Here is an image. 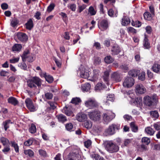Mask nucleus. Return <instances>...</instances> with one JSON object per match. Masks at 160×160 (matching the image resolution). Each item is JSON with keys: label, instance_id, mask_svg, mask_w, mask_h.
I'll use <instances>...</instances> for the list:
<instances>
[{"label": "nucleus", "instance_id": "a19ab883", "mask_svg": "<svg viewBox=\"0 0 160 160\" xmlns=\"http://www.w3.org/2000/svg\"><path fill=\"white\" fill-rule=\"evenodd\" d=\"M80 99L79 98H73L71 101V102L75 104H78L81 102Z\"/></svg>", "mask_w": 160, "mask_h": 160}, {"label": "nucleus", "instance_id": "c85d7f7f", "mask_svg": "<svg viewBox=\"0 0 160 160\" xmlns=\"http://www.w3.org/2000/svg\"><path fill=\"white\" fill-rule=\"evenodd\" d=\"M143 45L145 48L149 49L150 47V43L148 42V39L146 37L144 38Z\"/></svg>", "mask_w": 160, "mask_h": 160}, {"label": "nucleus", "instance_id": "7ed1b4c3", "mask_svg": "<svg viewBox=\"0 0 160 160\" xmlns=\"http://www.w3.org/2000/svg\"><path fill=\"white\" fill-rule=\"evenodd\" d=\"M120 129V125L119 124H112L110 125L106 130V135H112L115 133L116 132Z\"/></svg>", "mask_w": 160, "mask_h": 160}, {"label": "nucleus", "instance_id": "4468645a", "mask_svg": "<svg viewBox=\"0 0 160 160\" xmlns=\"http://www.w3.org/2000/svg\"><path fill=\"white\" fill-rule=\"evenodd\" d=\"M76 119L80 122H85L87 119V115L82 112L78 113L76 117Z\"/></svg>", "mask_w": 160, "mask_h": 160}, {"label": "nucleus", "instance_id": "0e129e2a", "mask_svg": "<svg viewBox=\"0 0 160 160\" xmlns=\"http://www.w3.org/2000/svg\"><path fill=\"white\" fill-rule=\"evenodd\" d=\"M10 150L9 147L8 145L5 146L3 149L2 150V151L5 153L7 154Z\"/></svg>", "mask_w": 160, "mask_h": 160}, {"label": "nucleus", "instance_id": "2eb2a0df", "mask_svg": "<svg viewBox=\"0 0 160 160\" xmlns=\"http://www.w3.org/2000/svg\"><path fill=\"white\" fill-rule=\"evenodd\" d=\"M17 36L18 39L21 42H26L28 39L27 35L25 33L19 32L17 33Z\"/></svg>", "mask_w": 160, "mask_h": 160}, {"label": "nucleus", "instance_id": "423d86ee", "mask_svg": "<svg viewBox=\"0 0 160 160\" xmlns=\"http://www.w3.org/2000/svg\"><path fill=\"white\" fill-rule=\"evenodd\" d=\"M85 104L86 107L90 109L97 108L99 105V103L95 99L92 98H89L86 101Z\"/></svg>", "mask_w": 160, "mask_h": 160}, {"label": "nucleus", "instance_id": "f03ea898", "mask_svg": "<svg viewBox=\"0 0 160 160\" xmlns=\"http://www.w3.org/2000/svg\"><path fill=\"white\" fill-rule=\"evenodd\" d=\"M27 82L28 86L31 88H36V85L39 87L42 84L41 79L37 77H33L29 79Z\"/></svg>", "mask_w": 160, "mask_h": 160}, {"label": "nucleus", "instance_id": "c756f323", "mask_svg": "<svg viewBox=\"0 0 160 160\" xmlns=\"http://www.w3.org/2000/svg\"><path fill=\"white\" fill-rule=\"evenodd\" d=\"M29 51L28 50H27L24 52L22 56V60L23 62L26 61V58L28 56H29Z\"/></svg>", "mask_w": 160, "mask_h": 160}, {"label": "nucleus", "instance_id": "20e7f679", "mask_svg": "<svg viewBox=\"0 0 160 160\" xmlns=\"http://www.w3.org/2000/svg\"><path fill=\"white\" fill-rule=\"evenodd\" d=\"M114 114L111 112L103 113L102 115V120L105 123H108L115 117Z\"/></svg>", "mask_w": 160, "mask_h": 160}, {"label": "nucleus", "instance_id": "a211bd4d", "mask_svg": "<svg viewBox=\"0 0 160 160\" xmlns=\"http://www.w3.org/2000/svg\"><path fill=\"white\" fill-rule=\"evenodd\" d=\"M26 28L28 30H31L33 27V21L30 18L25 24Z\"/></svg>", "mask_w": 160, "mask_h": 160}, {"label": "nucleus", "instance_id": "603ef678", "mask_svg": "<svg viewBox=\"0 0 160 160\" xmlns=\"http://www.w3.org/2000/svg\"><path fill=\"white\" fill-rule=\"evenodd\" d=\"M33 142V139L31 138L25 141L24 143V144L25 146H29L32 144Z\"/></svg>", "mask_w": 160, "mask_h": 160}, {"label": "nucleus", "instance_id": "9d476101", "mask_svg": "<svg viewBox=\"0 0 160 160\" xmlns=\"http://www.w3.org/2000/svg\"><path fill=\"white\" fill-rule=\"evenodd\" d=\"M111 79L116 82H119L122 80L120 74L118 72H114L111 75Z\"/></svg>", "mask_w": 160, "mask_h": 160}, {"label": "nucleus", "instance_id": "ddd939ff", "mask_svg": "<svg viewBox=\"0 0 160 160\" xmlns=\"http://www.w3.org/2000/svg\"><path fill=\"white\" fill-rule=\"evenodd\" d=\"M136 92L139 94L144 93L146 92V89L141 84H138L136 86Z\"/></svg>", "mask_w": 160, "mask_h": 160}, {"label": "nucleus", "instance_id": "6e6552de", "mask_svg": "<svg viewBox=\"0 0 160 160\" xmlns=\"http://www.w3.org/2000/svg\"><path fill=\"white\" fill-rule=\"evenodd\" d=\"M134 80L132 78L128 77L125 78L123 83L124 87L130 88L132 87L134 84Z\"/></svg>", "mask_w": 160, "mask_h": 160}, {"label": "nucleus", "instance_id": "338daca9", "mask_svg": "<svg viewBox=\"0 0 160 160\" xmlns=\"http://www.w3.org/2000/svg\"><path fill=\"white\" fill-rule=\"evenodd\" d=\"M39 152L40 155L43 157L46 156L47 154L45 151L42 149H40L39 150Z\"/></svg>", "mask_w": 160, "mask_h": 160}, {"label": "nucleus", "instance_id": "a18cd8bd", "mask_svg": "<svg viewBox=\"0 0 160 160\" xmlns=\"http://www.w3.org/2000/svg\"><path fill=\"white\" fill-rule=\"evenodd\" d=\"M18 66L21 69L24 70H27V65L24 62L19 63L18 64Z\"/></svg>", "mask_w": 160, "mask_h": 160}, {"label": "nucleus", "instance_id": "cd10ccee", "mask_svg": "<svg viewBox=\"0 0 160 160\" xmlns=\"http://www.w3.org/2000/svg\"><path fill=\"white\" fill-rule=\"evenodd\" d=\"M58 120L60 122H64L67 120L66 116L64 115L61 114L57 116Z\"/></svg>", "mask_w": 160, "mask_h": 160}, {"label": "nucleus", "instance_id": "ea45409f", "mask_svg": "<svg viewBox=\"0 0 160 160\" xmlns=\"http://www.w3.org/2000/svg\"><path fill=\"white\" fill-rule=\"evenodd\" d=\"M44 75L46 80L49 83H51L53 82V78L52 76L50 75H47L46 73L44 74Z\"/></svg>", "mask_w": 160, "mask_h": 160}, {"label": "nucleus", "instance_id": "13d9d810", "mask_svg": "<svg viewBox=\"0 0 160 160\" xmlns=\"http://www.w3.org/2000/svg\"><path fill=\"white\" fill-rule=\"evenodd\" d=\"M18 23V20L15 18H13L11 21V25L13 27H15Z\"/></svg>", "mask_w": 160, "mask_h": 160}, {"label": "nucleus", "instance_id": "79ce46f5", "mask_svg": "<svg viewBox=\"0 0 160 160\" xmlns=\"http://www.w3.org/2000/svg\"><path fill=\"white\" fill-rule=\"evenodd\" d=\"M29 132L31 133H34L36 131V128L35 125L34 124H32L31 127L29 129Z\"/></svg>", "mask_w": 160, "mask_h": 160}, {"label": "nucleus", "instance_id": "37998d69", "mask_svg": "<svg viewBox=\"0 0 160 160\" xmlns=\"http://www.w3.org/2000/svg\"><path fill=\"white\" fill-rule=\"evenodd\" d=\"M84 125L85 128L88 129L90 128L92 126V124L91 121L87 120L85 121L84 123Z\"/></svg>", "mask_w": 160, "mask_h": 160}, {"label": "nucleus", "instance_id": "c9c22d12", "mask_svg": "<svg viewBox=\"0 0 160 160\" xmlns=\"http://www.w3.org/2000/svg\"><path fill=\"white\" fill-rule=\"evenodd\" d=\"M65 128L66 130L70 132L72 131V129L73 128V126L72 124L71 123H68L65 124Z\"/></svg>", "mask_w": 160, "mask_h": 160}, {"label": "nucleus", "instance_id": "412c9836", "mask_svg": "<svg viewBox=\"0 0 160 160\" xmlns=\"http://www.w3.org/2000/svg\"><path fill=\"white\" fill-rule=\"evenodd\" d=\"M22 48L21 44H15L12 47V51L15 52H20Z\"/></svg>", "mask_w": 160, "mask_h": 160}, {"label": "nucleus", "instance_id": "0eeeda50", "mask_svg": "<svg viewBox=\"0 0 160 160\" xmlns=\"http://www.w3.org/2000/svg\"><path fill=\"white\" fill-rule=\"evenodd\" d=\"M88 115L90 118L93 121H99L101 119L100 113L98 111L89 112Z\"/></svg>", "mask_w": 160, "mask_h": 160}, {"label": "nucleus", "instance_id": "4d7b16f0", "mask_svg": "<svg viewBox=\"0 0 160 160\" xmlns=\"http://www.w3.org/2000/svg\"><path fill=\"white\" fill-rule=\"evenodd\" d=\"M55 6L54 4L53 3H51L50 5L48 7L47 11L48 12H50L52 11L54 8Z\"/></svg>", "mask_w": 160, "mask_h": 160}, {"label": "nucleus", "instance_id": "c03bdc74", "mask_svg": "<svg viewBox=\"0 0 160 160\" xmlns=\"http://www.w3.org/2000/svg\"><path fill=\"white\" fill-rule=\"evenodd\" d=\"M53 97L52 94L50 92H47L45 94V97L46 99H51Z\"/></svg>", "mask_w": 160, "mask_h": 160}, {"label": "nucleus", "instance_id": "4be33fe9", "mask_svg": "<svg viewBox=\"0 0 160 160\" xmlns=\"http://www.w3.org/2000/svg\"><path fill=\"white\" fill-rule=\"evenodd\" d=\"M114 95L113 94H109L107 97V100L104 101L106 105L110 104V102H113L114 101Z\"/></svg>", "mask_w": 160, "mask_h": 160}, {"label": "nucleus", "instance_id": "f3484780", "mask_svg": "<svg viewBox=\"0 0 160 160\" xmlns=\"http://www.w3.org/2000/svg\"><path fill=\"white\" fill-rule=\"evenodd\" d=\"M112 55H118L120 52V48L118 45L115 44L113 46L112 49Z\"/></svg>", "mask_w": 160, "mask_h": 160}, {"label": "nucleus", "instance_id": "a878e982", "mask_svg": "<svg viewBox=\"0 0 160 160\" xmlns=\"http://www.w3.org/2000/svg\"><path fill=\"white\" fill-rule=\"evenodd\" d=\"M146 133L150 136L153 135L155 132L154 130L150 127H147L145 129Z\"/></svg>", "mask_w": 160, "mask_h": 160}, {"label": "nucleus", "instance_id": "864d4df0", "mask_svg": "<svg viewBox=\"0 0 160 160\" xmlns=\"http://www.w3.org/2000/svg\"><path fill=\"white\" fill-rule=\"evenodd\" d=\"M127 30L128 33H132L134 34L136 33L137 31L136 29L132 27H129L127 29Z\"/></svg>", "mask_w": 160, "mask_h": 160}, {"label": "nucleus", "instance_id": "5701e85b", "mask_svg": "<svg viewBox=\"0 0 160 160\" xmlns=\"http://www.w3.org/2000/svg\"><path fill=\"white\" fill-rule=\"evenodd\" d=\"M152 70L154 72L158 73L160 72V65L158 64L155 63L152 67Z\"/></svg>", "mask_w": 160, "mask_h": 160}, {"label": "nucleus", "instance_id": "3c124183", "mask_svg": "<svg viewBox=\"0 0 160 160\" xmlns=\"http://www.w3.org/2000/svg\"><path fill=\"white\" fill-rule=\"evenodd\" d=\"M150 114L152 117L155 118H157L159 117L158 113L156 111L150 112Z\"/></svg>", "mask_w": 160, "mask_h": 160}, {"label": "nucleus", "instance_id": "09e8293b", "mask_svg": "<svg viewBox=\"0 0 160 160\" xmlns=\"http://www.w3.org/2000/svg\"><path fill=\"white\" fill-rule=\"evenodd\" d=\"M104 61L106 63H110L113 61V59L111 56H108L105 58Z\"/></svg>", "mask_w": 160, "mask_h": 160}, {"label": "nucleus", "instance_id": "69168bd1", "mask_svg": "<svg viewBox=\"0 0 160 160\" xmlns=\"http://www.w3.org/2000/svg\"><path fill=\"white\" fill-rule=\"evenodd\" d=\"M101 59L98 57L95 58L94 60V64L95 65H97L100 64L101 62Z\"/></svg>", "mask_w": 160, "mask_h": 160}, {"label": "nucleus", "instance_id": "774afa93", "mask_svg": "<svg viewBox=\"0 0 160 160\" xmlns=\"http://www.w3.org/2000/svg\"><path fill=\"white\" fill-rule=\"evenodd\" d=\"M153 126L154 128L157 130H160V122H158L154 124Z\"/></svg>", "mask_w": 160, "mask_h": 160}, {"label": "nucleus", "instance_id": "473e14b6", "mask_svg": "<svg viewBox=\"0 0 160 160\" xmlns=\"http://www.w3.org/2000/svg\"><path fill=\"white\" fill-rule=\"evenodd\" d=\"M64 109L65 113L67 116H74L72 112L71 111L69 108L66 107L65 108H64Z\"/></svg>", "mask_w": 160, "mask_h": 160}, {"label": "nucleus", "instance_id": "680f3d73", "mask_svg": "<svg viewBox=\"0 0 160 160\" xmlns=\"http://www.w3.org/2000/svg\"><path fill=\"white\" fill-rule=\"evenodd\" d=\"M103 88V86L102 83H98L96 85L95 87V89L99 90L102 89Z\"/></svg>", "mask_w": 160, "mask_h": 160}, {"label": "nucleus", "instance_id": "e433bc0d", "mask_svg": "<svg viewBox=\"0 0 160 160\" xmlns=\"http://www.w3.org/2000/svg\"><path fill=\"white\" fill-rule=\"evenodd\" d=\"M142 142L143 143L148 145L150 142V138L146 137H143L142 139Z\"/></svg>", "mask_w": 160, "mask_h": 160}, {"label": "nucleus", "instance_id": "b1692460", "mask_svg": "<svg viewBox=\"0 0 160 160\" xmlns=\"http://www.w3.org/2000/svg\"><path fill=\"white\" fill-rule=\"evenodd\" d=\"M91 88L90 84L86 83L82 85V89L83 92H87L90 90Z\"/></svg>", "mask_w": 160, "mask_h": 160}, {"label": "nucleus", "instance_id": "5fc2aeb1", "mask_svg": "<svg viewBox=\"0 0 160 160\" xmlns=\"http://www.w3.org/2000/svg\"><path fill=\"white\" fill-rule=\"evenodd\" d=\"M100 72L98 70L95 69L93 71V77L94 79H96L98 78Z\"/></svg>", "mask_w": 160, "mask_h": 160}, {"label": "nucleus", "instance_id": "052dcab7", "mask_svg": "<svg viewBox=\"0 0 160 160\" xmlns=\"http://www.w3.org/2000/svg\"><path fill=\"white\" fill-rule=\"evenodd\" d=\"M26 59L28 62H32L34 60V55H29V56H28Z\"/></svg>", "mask_w": 160, "mask_h": 160}, {"label": "nucleus", "instance_id": "58836bf2", "mask_svg": "<svg viewBox=\"0 0 160 160\" xmlns=\"http://www.w3.org/2000/svg\"><path fill=\"white\" fill-rule=\"evenodd\" d=\"M143 16L145 19L148 20H150L152 18L151 14L148 12H145Z\"/></svg>", "mask_w": 160, "mask_h": 160}, {"label": "nucleus", "instance_id": "6ab92c4d", "mask_svg": "<svg viewBox=\"0 0 160 160\" xmlns=\"http://www.w3.org/2000/svg\"><path fill=\"white\" fill-rule=\"evenodd\" d=\"M130 22V20L129 18L124 16L122 19V24L123 26H126Z\"/></svg>", "mask_w": 160, "mask_h": 160}, {"label": "nucleus", "instance_id": "9b49d317", "mask_svg": "<svg viewBox=\"0 0 160 160\" xmlns=\"http://www.w3.org/2000/svg\"><path fill=\"white\" fill-rule=\"evenodd\" d=\"M25 102L27 107L31 111H33L35 108L34 106L32 100L29 98H27L25 101Z\"/></svg>", "mask_w": 160, "mask_h": 160}, {"label": "nucleus", "instance_id": "aec40b11", "mask_svg": "<svg viewBox=\"0 0 160 160\" xmlns=\"http://www.w3.org/2000/svg\"><path fill=\"white\" fill-rule=\"evenodd\" d=\"M8 102L14 106L16 105L18 103V100L15 98L12 97H10L8 98Z\"/></svg>", "mask_w": 160, "mask_h": 160}, {"label": "nucleus", "instance_id": "dca6fc26", "mask_svg": "<svg viewBox=\"0 0 160 160\" xmlns=\"http://www.w3.org/2000/svg\"><path fill=\"white\" fill-rule=\"evenodd\" d=\"M144 104L147 106H150L153 103L152 99L149 96H147L144 98Z\"/></svg>", "mask_w": 160, "mask_h": 160}, {"label": "nucleus", "instance_id": "49530a36", "mask_svg": "<svg viewBox=\"0 0 160 160\" xmlns=\"http://www.w3.org/2000/svg\"><path fill=\"white\" fill-rule=\"evenodd\" d=\"M138 78L139 79L143 81L145 79V73L144 72H142L138 75Z\"/></svg>", "mask_w": 160, "mask_h": 160}, {"label": "nucleus", "instance_id": "bf43d9fd", "mask_svg": "<svg viewBox=\"0 0 160 160\" xmlns=\"http://www.w3.org/2000/svg\"><path fill=\"white\" fill-rule=\"evenodd\" d=\"M19 59V58L17 57L15 58L13 57L12 59H10L9 61L10 63H14L17 62H18Z\"/></svg>", "mask_w": 160, "mask_h": 160}, {"label": "nucleus", "instance_id": "2f4dec72", "mask_svg": "<svg viewBox=\"0 0 160 160\" xmlns=\"http://www.w3.org/2000/svg\"><path fill=\"white\" fill-rule=\"evenodd\" d=\"M10 123H12L10 120H7L3 122V125L5 131H7L8 128H9V124Z\"/></svg>", "mask_w": 160, "mask_h": 160}, {"label": "nucleus", "instance_id": "393cba45", "mask_svg": "<svg viewBox=\"0 0 160 160\" xmlns=\"http://www.w3.org/2000/svg\"><path fill=\"white\" fill-rule=\"evenodd\" d=\"M109 75V72L108 71H106L104 72V75L103 76V78L104 81L106 82V84L109 85L108 77Z\"/></svg>", "mask_w": 160, "mask_h": 160}, {"label": "nucleus", "instance_id": "7c9ffc66", "mask_svg": "<svg viewBox=\"0 0 160 160\" xmlns=\"http://www.w3.org/2000/svg\"><path fill=\"white\" fill-rule=\"evenodd\" d=\"M0 140L4 146L8 145L9 144V142L8 139L4 137H1Z\"/></svg>", "mask_w": 160, "mask_h": 160}, {"label": "nucleus", "instance_id": "72a5a7b5", "mask_svg": "<svg viewBox=\"0 0 160 160\" xmlns=\"http://www.w3.org/2000/svg\"><path fill=\"white\" fill-rule=\"evenodd\" d=\"M24 153L29 157L33 156L34 154L33 152L31 149L25 150L24 151Z\"/></svg>", "mask_w": 160, "mask_h": 160}, {"label": "nucleus", "instance_id": "39448f33", "mask_svg": "<svg viewBox=\"0 0 160 160\" xmlns=\"http://www.w3.org/2000/svg\"><path fill=\"white\" fill-rule=\"evenodd\" d=\"M80 153L78 150L70 152L68 155L66 160H79L81 158Z\"/></svg>", "mask_w": 160, "mask_h": 160}, {"label": "nucleus", "instance_id": "4c0bfd02", "mask_svg": "<svg viewBox=\"0 0 160 160\" xmlns=\"http://www.w3.org/2000/svg\"><path fill=\"white\" fill-rule=\"evenodd\" d=\"M130 126L132 131L136 132L138 130V127L136 125L134 122H132L130 123Z\"/></svg>", "mask_w": 160, "mask_h": 160}, {"label": "nucleus", "instance_id": "6e6d98bb", "mask_svg": "<svg viewBox=\"0 0 160 160\" xmlns=\"http://www.w3.org/2000/svg\"><path fill=\"white\" fill-rule=\"evenodd\" d=\"M88 12L91 15H94L96 13V11L94 10V8L92 6H90L89 8Z\"/></svg>", "mask_w": 160, "mask_h": 160}, {"label": "nucleus", "instance_id": "de8ad7c7", "mask_svg": "<svg viewBox=\"0 0 160 160\" xmlns=\"http://www.w3.org/2000/svg\"><path fill=\"white\" fill-rule=\"evenodd\" d=\"M131 24L132 26L137 27H139L141 25V22L138 21H136L135 22L132 21Z\"/></svg>", "mask_w": 160, "mask_h": 160}, {"label": "nucleus", "instance_id": "1a4fd4ad", "mask_svg": "<svg viewBox=\"0 0 160 160\" xmlns=\"http://www.w3.org/2000/svg\"><path fill=\"white\" fill-rule=\"evenodd\" d=\"M98 28L102 31L106 30L108 27V21L106 19H103L98 23Z\"/></svg>", "mask_w": 160, "mask_h": 160}, {"label": "nucleus", "instance_id": "f257e3e1", "mask_svg": "<svg viewBox=\"0 0 160 160\" xmlns=\"http://www.w3.org/2000/svg\"><path fill=\"white\" fill-rule=\"evenodd\" d=\"M104 145L106 150L110 153L116 152L119 150V147L111 141L106 142Z\"/></svg>", "mask_w": 160, "mask_h": 160}, {"label": "nucleus", "instance_id": "8fccbe9b", "mask_svg": "<svg viewBox=\"0 0 160 160\" xmlns=\"http://www.w3.org/2000/svg\"><path fill=\"white\" fill-rule=\"evenodd\" d=\"M48 104L50 106L49 109H50L53 110L55 109L56 106L55 105V103L54 102L48 101Z\"/></svg>", "mask_w": 160, "mask_h": 160}, {"label": "nucleus", "instance_id": "e2e57ef3", "mask_svg": "<svg viewBox=\"0 0 160 160\" xmlns=\"http://www.w3.org/2000/svg\"><path fill=\"white\" fill-rule=\"evenodd\" d=\"M92 144V142L90 140H88L86 141H85L84 142V146L86 148H88L89 147L91 146Z\"/></svg>", "mask_w": 160, "mask_h": 160}, {"label": "nucleus", "instance_id": "f704fd0d", "mask_svg": "<svg viewBox=\"0 0 160 160\" xmlns=\"http://www.w3.org/2000/svg\"><path fill=\"white\" fill-rule=\"evenodd\" d=\"M132 139H125L124 141V144L122 145V147H124L128 146L132 142Z\"/></svg>", "mask_w": 160, "mask_h": 160}, {"label": "nucleus", "instance_id": "bb28decb", "mask_svg": "<svg viewBox=\"0 0 160 160\" xmlns=\"http://www.w3.org/2000/svg\"><path fill=\"white\" fill-rule=\"evenodd\" d=\"M139 71L137 70H132L128 72V74L132 77H136L139 73Z\"/></svg>", "mask_w": 160, "mask_h": 160}, {"label": "nucleus", "instance_id": "f8f14e48", "mask_svg": "<svg viewBox=\"0 0 160 160\" xmlns=\"http://www.w3.org/2000/svg\"><path fill=\"white\" fill-rule=\"evenodd\" d=\"M79 69L80 71V75L82 78H87L89 77V74L88 71L87 70H85L82 66H81Z\"/></svg>", "mask_w": 160, "mask_h": 160}]
</instances>
